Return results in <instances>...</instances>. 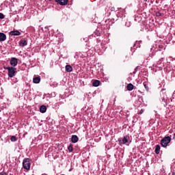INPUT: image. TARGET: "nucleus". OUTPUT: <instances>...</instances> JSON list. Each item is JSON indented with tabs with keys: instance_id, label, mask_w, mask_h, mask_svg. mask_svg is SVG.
I'll return each mask as SVG.
<instances>
[{
	"instance_id": "nucleus-1",
	"label": "nucleus",
	"mask_w": 175,
	"mask_h": 175,
	"mask_svg": "<svg viewBox=\"0 0 175 175\" xmlns=\"http://www.w3.org/2000/svg\"><path fill=\"white\" fill-rule=\"evenodd\" d=\"M170 142H172V137H170V136L164 137L161 140V146L166 148V147H167V145L169 144V143H170Z\"/></svg>"
},
{
	"instance_id": "nucleus-2",
	"label": "nucleus",
	"mask_w": 175,
	"mask_h": 175,
	"mask_svg": "<svg viewBox=\"0 0 175 175\" xmlns=\"http://www.w3.org/2000/svg\"><path fill=\"white\" fill-rule=\"evenodd\" d=\"M23 167L25 170H29L31 169V159L29 158L24 159L23 161Z\"/></svg>"
},
{
	"instance_id": "nucleus-3",
	"label": "nucleus",
	"mask_w": 175,
	"mask_h": 175,
	"mask_svg": "<svg viewBox=\"0 0 175 175\" xmlns=\"http://www.w3.org/2000/svg\"><path fill=\"white\" fill-rule=\"evenodd\" d=\"M8 77H14L16 73H17V68L14 67H10L8 68Z\"/></svg>"
},
{
	"instance_id": "nucleus-4",
	"label": "nucleus",
	"mask_w": 175,
	"mask_h": 175,
	"mask_svg": "<svg viewBox=\"0 0 175 175\" xmlns=\"http://www.w3.org/2000/svg\"><path fill=\"white\" fill-rule=\"evenodd\" d=\"M130 138L129 135H125L122 139H119V145L122 146V144H126V143H129Z\"/></svg>"
},
{
	"instance_id": "nucleus-5",
	"label": "nucleus",
	"mask_w": 175,
	"mask_h": 175,
	"mask_svg": "<svg viewBox=\"0 0 175 175\" xmlns=\"http://www.w3.org/2000/svg\"><path fill=\"white\" fill-rule=\"evenodd\" d=\"M10 64L11 66H13V67L17 66V64H18V62L17 61V58L12 57L10 61Z\"/></svg>"
},
{
	"instance_id": "nucleus-6",
	"label": "nucleus",
	"mask_w": 175,
	"mask_h": 175,
	"mask_svg": "<svg viewBox=\"0 0 175 175\" xmlns=\"http://www.w3.org/2000/svg\"><path fill=\"white\" fill-rule=\"evenodd\" d=\"M68 0H55V1L57 2V3H59V5H61V6L68 5Z\"/></svg>"
},
{
	"instance_id": "nucleus-7",
	"label": "nucleus",
	"mask_w": 175,
	"mask_h": 175,
	"mask_svg": "<svg viewBox=\"0 0 175 175\" xmlns=\"http://www.w3.org/2000/svg\"><path fill=\"white\" fill-rule=\"evenodd\" d=\"M10 35H11V36H20L21 32L18 30H14L10 32Z\"/></svg>"
},
{
	"instance_id": "nucleus-8",
	"label": "nucleus",
	"mask_w": 175,
	"mask_h": 175,
	"mask_svg": "<svg viewBox=\"0 0 175 175\" xmlns=\"http://www.w3.org/2000/svg\"><path fill=\"white\" fill-rule=\"evenodd\" d=\"M27 44H28V42L26 40H21L19 42V46L21 47H25Z\"/></svg>"
},
{
	"instance_id": "nucleus-9",
	"label": "nucleus",
	"mask_w": 175,
	"mask_h": 175,
	"mask_svg": "<svg viewBox=\"0 0 175 175\" xmlns=\"http://www.w3.org/2000/svg\"><path fill=\"white\" fill-rule=\"evenodd\" d=\"M6 40V34L0 32V42H5Z\"/></svg>"
},
{
	"instance_id": "nucleus-10",
	"label": "nucleus",
	"mask_w": 175,
	"mask_h": 175,
	"mask_svg": "<svg viewBox=\"0 0 175 175\" xmlns=\"http://www.w3.org/2000/svg\"><path fill=\"white\" fill-rule=\"evenodd\" d=\"M72 143H77L79 142V137L77 135H72L71 137Z\"/></svg>"
},
{
	"instance_id": "nucleus-11",
	"label": "nucleus",
	"mask_w": 175,
	"mask_h": 175,
	"mask_svg": "<svg viewBox=\"0 0 175 175\" xmlns=\"http://www.w3.org/2000/svg\"><path fill=\"white\" fill-rule=\"evenodd\" d=\"M73 71V68L70 65H66V72H68V73H70V72Z\"/></svg>"
},
{
	"instance_id": "nucleus-12",
	"label": "nucleus",
	"mask_w": 175,
	"mask_h": 175,
	"mask_svg": "<svg viewBox=\"0 0 175 175\" xmlns=\"http://www.w3.org/2000/svg\"><path fill=\"white\" fill-rule=\"evenodd\" d=\"M33 83L35 84H39L40 83V77H36L33 79Z\"/></svg>"
},
{
	"instance_id": "nucleus-13",
	"label": "nucleus",
	"mask_w": 175,
	"mask_h": 175,
	"mask_svg": "<svg viewBox=\"0 0 175 175\" xmlns=\"http://www.w3.org/2000/svg\"><path fill=\"white\" fill-rule=\"evenodd\" d=\"M40 113H46L47 111V107L45 105H42L40 107Z\"/></svg>"
},
{
	"instance_id": "nucleus-14",
	"label": "nucleus",
	"mask_w": 175,
	"mask_h": 175,
	"mask_svg": "<svg viewBox=\"0 0 175 175\" xmlns=\"http://www.w3.org/2000/svg\"><path fill=\"white\" fill-rule=\"evenodd\" d=\"M100 84V81L99 80H95L92 83L93 87H99Z\"/></svg>"
},
{
	"instance_id": "nucleus-15",
	"label": "nucleus",
	"mask_w": 175,
	"mask_h": 175,
	"mask_svg": "<svg viewBox=\"0 0 175 175\" xmlns=\"http://www.w3.org/2000/svg\"><path fill=\"white\" fill-rule=\"evenodd\" d=\"M135 86H133V84L132 83H129L127 85H126V89L128 91H132L133 90Z\"/></svg>"
},
{
	"instance_id": "nucleus-16",
	"label": "nucleus",
	"mask_w": 175,
	"mask_h": 175,
	"mask_svg": "<svg viewBox=\"0 0 175 175\" xmlns=\"http://www.w3.org/2000/svg\"><path fill=\"white\" fill-rule=\"evenodd\" d=\"M160 151H161V146L157 145L155 148V153L159 154Z\"/></svg>"
},
{
	"instance_id": "nucleus-17",
	"label": "nucleus",
	"mask_w": 175,
	"mask_h": 175,
	"mask_svg": "<svg viewBox=\"0 0 175 175\" xmlns=\"http://www.w3.org/2000/svg\"><path fill=\"white\" fill-rule=\"evenodd\" d=\"M68 150L69 152H72L73 151V144H70L68 147Z\"/></svg>"
},
{
	"instance_id": "nucleus-18",
	"label": "nucleus",
	"mask_w": 175,
	"mask_h": 175,
	"mask_svg": "<svg viewBox=\"0 0 175 175\" xmlns=\"http://www.w3.org/2000/svg\"><path fill=\"white\" fill-rule=\"evenodd\" d=\"M11 142H17V138L16 136H12L10 138Z\"/></svg>"
},
{
	"instance_id": "nucleus-19",
	"label": "nucleus",
	"mask_w": 175,
	"mask_h": 175,
	"mask_svg": "<svg viewBox=\"0 0 175 175\" xmlns=\"http://www.w3.org/2000/svg\"><path fill=\"white\" fill-rule=\"evenodd\" d=\"M0 18L2 20L3 18H5V15H3V14L0 13Z\"/></svg>"
},
{
	"instance_id": "nucleus-20",
	"label": "nucleus",
	"mask_w": 175,
	"mask_h": 175,
	"mask_svg": "<svg viewBox=\"0 0 175 175\" xmlns=\"http://www.w3.org/2000/svg\"><path fill=\"white\" fill-rule=\"evenodd\" d=\"M144 88L146 90V91H148L149 90L148 85L147 84H144Z\"/></svg>"
},
{
	"instance_id": "nucleus-21",
	"label": "nucleus",
	"mask_w": 175,
	"mask_h": 175,
	"mask_svg": "<svg viewBox=\"0 0 175 175\" xmlns=\"http://www.w3.org/2000/svg\"><path fill=\"white\" fill-rule=\"evenodd\" d=\"M144 113V109H141L139 112V114H143Z\"/></svg>"
},
{
	"instance_id": "nucleus-22",
	"label": "nucleus",
	"mask_w": 175,
	"mask_h": 175,
	"mask_svg": "<svg viewBox=\"0 0 175 175\" xmlns=\"http://www.w3.org/2000/svg\"><path fill=\"white\" fill-rule=\"evenodd\" d=\"M156 16H162V14H161V12H157Z\"/></svg>"
},
{
	"instance_id": "nucleus-23",
	"label": "nucleus",
	"mask_w": 175,
	"mask_h": 175,
	"mask_svg": "<svg viewBox=\"0 0 175 175\" xmlns=\"http://www.w3.org/2000/svg\"><path fill=\"white\" fill-rule=\"evenodd\" d=\"M0 175H8V174H6V172H2L0 173Z\"/></svg>"
},
{
	"instance_id": "nucleus-24",
	"label": "nucleus",
	"mask_w": 175,
	"mask_h": 175,
	"mask_svg": "<svg viewBox=\"0 0 175 175\" xmlns=\"http://www.w3.org/2000/svg\"><path fill=\"white\" fill-rule=\"evenodd\" d=\"M10 68V66H4L3 68L8 70V68Z\"/></svg>"
},
{
	"instance_id": "nucleus-25",
	"label": "nucleus",
	"mask_w": 175,
	"mask_h": 175,
	"mask_svg": "<svg viewBox=\"0 0 175 175\" xmlns=\"http://www.w3.org/2000/svg\"><path fill=\"white\" fill-rule=\"evenodd\" d=\"M96 35L97 36H100V33H96Z\"/></svg>"
},
{
	"instance_id": "nucleus-26",
	"label": "nucleus",
	"mask_w": 175,
	"mask_h": 175,
	"mask_svg": "<svg viewBox=\"0 0 175 175\" xmlns=\"http://www.w3.org/2000/svg\"><path fill=\"white\" fill-rule=\"evenodd\" d=\"M174 138H175V133H174L173 139H174Z\"/></svg>"
},
{
	"instance_id": "nucleus-27",
	"label": "nucleus",
	"mask_w": 175,
	"mask_h": 175,
	"mask_svg": "<svg viewBox=\"0 0 175 175\" xmlns=\"http://www.w3.org/2000/svg\"><path fill=\"white\" fill-rule=\"evenodd\" d=\"M111 10H114V8H111Z\"/></svg>"
},
{
	"instance_id": "nucleus-28",
	"label": "nucleus",
	"mask_w": 175,
	"mask_h": 175,
	"mask_svg": "<svg viewBox=\"0 0 175 175\" xmlns=\"http://www.w3.org/2000/svg\"><path fill=\"white\" fill-rule=\"evenodd\" d=\"M49 1H51V0H49Z\"/></svg>"
},
{
	"instance_id": "nucleus-29",
	"label": "nucleus",
	"mask_w": 175,
	"mask_h": 175,
	"mask_svg": "<svg viewBox=\"0 0 175 175\" xmlns=\"http://www.w3.org/2000/svg\"><path fill=\"white\" fill-rule=\"evenodd\" d=\"M174 92H175V91H174Z\"/></svg>"
}]
</instances>
